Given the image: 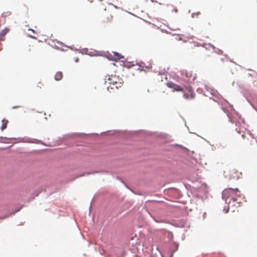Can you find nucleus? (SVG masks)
Returning <instances> with one entry per match:
<instances>
[{
    "instance_id": "f257e3e1",
    "label": "nucleus",
    "mask_w": 257,
    "mask_h": 257,
    "mask_svg": "<svg viewBox=\"0 0 257 257\" xmlns=\"http://www.w3.org/2000/svg\"><path fill=\"white\" fill-rule=\"evenodd\" d=\"M237 197H241L240 192L237 188L233 189L228 188L225 189L222 192V198L227 202V199L230 198L227 202L228 204V209H230L232 206H235L238 207L240 206L239 202L238 201Z\"/></svg>"
},
{
    "instance_id": "f03ea898",
    "label": "nucleus",
    "mask_w": 257,
    "mask_h": 257,
    "mask_svg": "<svg viewBox=\"0 0 257 257\" xmlns=\"http://www.w3.org/2000/svg\"><path fill=\"white\" fill-rule=\"evenodd\" d=\"M105 83H107L109 85L107 87V90L111 92V90L117 89L121 87L123 84L121 78L116 75H108L105 78Z\"/></svg>"
},
{
    "instance_id": "7ed1b4c3",
    "label": "nucleus",
    "mask_w": 257,
    "mask_h": 257,
    "mask_svg": "<svg viewBox=\"0 0 257 257\" xmlns=\"http://www.w3.org/2000/svg\"><path fill=\"white\" fill-rule=\"evenodd\" d=\"M182 92L183 93V97L186 99H192L195 97V93L190 86H184Z\"/></svg>"
},
{
    "instance_id": "20e7f679",
    "label": "nucleus",
    "mask_w": 257,
    "mask_h": 257,
    "mask_svg": "<svg viewBox=\"0 0 257 257\" xmlns=\"http://www.w3.org/2000/svg\"><path fill=\"white\" fill-rule=\"evenodd\" d=\"M227 173H228L229 176L231 178L235 179L239 178L241 175V173L239 172L235 168H230L227 172H224L225 174H227ZM225 175L227 176V174H225Z\"/></svg>"
},
{
    "instance_id": "39448f33",
    "label": "nucleus",
    "mask_w": 257,
    "mask_h": 257,
    "mask_svg": "<svg viewBox=\"0 0 257 257\" xmlns=\"http://www.w3.org/2000/svg\"><path fill=\"white\" fill-rule=\"evenodd\" d=\"M182 74L185 76L187 78V80L189 82L193 81L195 78V76L193 75V73L191 71L183 70L182 71Z\"/></svg>"
},
{
    "instance_id": "423d86ee",
    "label": "nucleus",
    "mask_w": 257,
    "mask_h": 257,
    "mask_svg": "<svg viewBox=\"0 0 257 257\" xmlns=\"http://www.w3.org/2000/svg\"><path fill=\"white\" fill-rule=\"evenodd\" d=\"M113 16L109 12H106L103 16V23L105 24H107L111 23L112 21Z\"/></svg>"
},
{
    "instance_id": "0eeeda50",
    "label": "nucleus",
    "mask_w": 257,
    "mask_h": 257,
    "mask_svg": "<svg viewBox=\"0 0 257 257\" xmlns=\"http://www.w3.org/2000/svg\"><path fill=\"white\" fill-rule=\"evenodd\" d=\"M167 86L173 89V91H182L183 87L173 82L167 83Z\"/></svg>"
},
{
    "instance_id": "6e6552de",
    "label": "nucleus",
    "mask_w": 257,
    "mask_h": 257,
    "mask_svg": "<svg viewBox=\"0 0 257 257\" xmlns=\"http://www.w3.org/2000/svg\"><path fill=\"white\" fill-rule=\"evenodd\" d=\"M9 31V29L8 28H5L3 30L1 33H0V41H3L5 40L4 37L8 33ZM1 48V44L0 43V51L2 50Z\"/></svg>"
},
{
    "instance_id": "1a4fd4ad",
    "label": "nucleus",
    "mask_w": 257,
    "mask_h": 257,
    "mask_svg": "<svg viewBox=\"0 0 257 257\" xmlns=\"http://www.w3.org/2000/svg\"><path fill=\"white\" fill-rule=\"evenodd\" d=\"M63 77V74L61 72H57L55 75L54 78L56 81H59L62 79Z\"/></svg>"
},
{
    "instance_id": "9d476101",
    "label": "nucleus",
    "mask_w": 257,
    "mask_h": 257,
    "mask_svg": "<svg viewBox=\"0 0 257 257\" xmlns=\"http://www.w3.org/2000/svg\"><path fill=\"white\" fill-rule=\"evenodd\" d=\"M8 123V120L5 119H3L2 120V125L1 126V130L2 131L4 130L7 126V124Z\"/></svg>"
},
{
    "instance_id": "9b49d317",
    "label": "nucleus",
    "mask_w": 257,
    "mask_h": 257,
    "mask_svg": "<svg viewBox=\"0 0 257 257\" xmlns=\"http://www.w3.org/2000/svg\"><path fill=\"white\" fill-rule=\"evenodd\" d=\"M113 53L114 56H116L115 59L119 60L122 57L117 52H114Z\"/></svg>"
},
{
    "instance_id": "f8f14e48",
    "label": "nucleus",
    "mask_w": 257,
    "mask_h": 257,
    "mask_svg": "<svg viewBox=\"0 0 257 257\" xmlns=\"http://www.w3.org/2000/svg\"><path fill=\"white\" fill-rule=\"evenodd\" d=\"M42 86H43V84L42 82H39L38 84V87L41 88Z\"/></svg>"
},
{
    "instance_id": "ddd939ff",
    "label": "nucleus",
    "mask_w": 257,
    "mask_h": 257,
    "mask_svg": "<svg viewBox=\"0 0 257 257\" xmlns=\"http://www.w3.org/2000/svg\"><path fill=\"white\" fill-rule=\"evenodd\" d=\"M29 31H32L33 32V33H34L35 34H37V32L32 29H29Z\"/></svg>"
},
{
    "instance_id": "4468645a",
    "label": "nucleus",
    "mask_w": 257,
    "mask_h": 257,
    "mask_svg": "<svg viewBox=\"0 0 257 257\" xmlns=\"http://www.w3.org/2000/svg\"><path fill=\"white\" fill-rule=\"evenodd\" d=\"M30 37L33 38V39H37V38L36 36H31V35H30Z\"/></svg>"
},
{
    "instance_id": "2eb2a0df",
    "label": "nucleus",
    "mask_w": 257,
    "mask_h": 257,
    "mask_svg": "<svg viewBox=\"0 0 257 257\" xmlns=\"http://www.w3.org/2000/svg\"><path fill=\"white\" fill-rule=\"evenodd\" d=\"M18 107H19V106H14V107H13V108H18Z\"/></svg>"
},
{
    "instance_id": "dca6fc26",
    "label": "nucleus",
    "mask_w": 257,
    "mask_h": 257,
    "mask_svg": "<svg viewBox=\"0 0 257 257\" xmlns=\"http://www.w3.org/2000/svg\"><path fill=\"white\" fill-rule=\"evenodd\" d=\"M219 60H220L221 61H223V58H220Z\"/></svg>"
},
{
    "instance_id": "f3484780",
    "label": "nucleus",
    "mask_w": 257,
    "mask_h": 257,
    "mask_svg": "<svg viewBox=\"0 0 257 257\" xmlns=\"http://www.w3.org/2000/svg\"><path fill=\"white\" fill-rule=\"evenodd\" d=\"M78 58H77V59H76L75 61H76V62H77V61H78Z\"/></svg>"
}]
</instances>
